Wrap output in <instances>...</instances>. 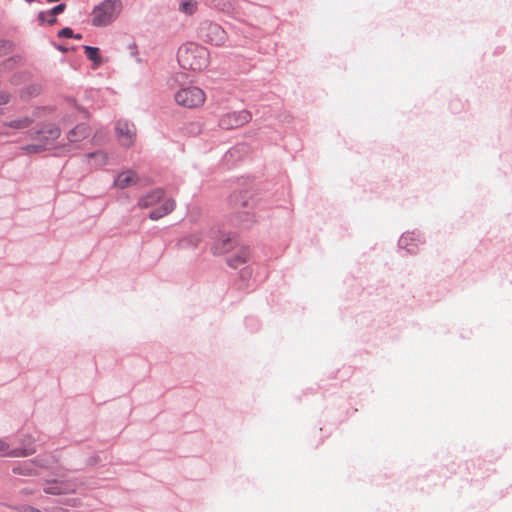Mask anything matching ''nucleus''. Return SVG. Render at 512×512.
I'll use <instances>...</instances> for the list:
<instances>
[{
	"mask_svg": "<svg viewBox=\"0 0 512 512\" xmlns=\"http://www.w3.org/2000/svg\"><path fill=\"white\" fill-rule=\"evenodd\" d=\"M178 62L185 70L202 71L210 62L208 50L196 43H186L178 50Z\"/></svg>",
	"mask_w": 512,
	"mask_h": 512,
	"instance_id": "obj_1",
	"label": "nucleus"
},
{
	"mask_svg": "<svg viewBox=\"0 0 512 512\" xmlns=\"http://www.w3.org/2000/svg\"><path fill=\"white\" fill-rule=\"evenodd\" d=\"M121 0H104L91 11V23L95 27H105L112 24L121 14Z\"/></svg>",
	"mask_w": 512,
	"mask_h": 512,
	"instance_id": "obj_2",
	"label": "nucleus"
},
{
	"mask_svg": "<svg viewBox=\"0 0 512 512\" xmlns=\"http://www.w3.org/2000/svg\"><path fill=\"white\" fill-rule=\"evenodd\" d=\"M206 95L198 87L190 86L181 88L175 94V101L178 105L186 108H197L204 104Z\"/></svg>",
	"mask_w": 512,
	"mask_h": 512,
	"instance_id": "obj_3",
	"label": "nucleus"
},
{
	"mask_svg": "<svg viewBox=\"0 0 512 512\" xmlns=\"http://www.w3.org/2000/svg\"><path fill=\"white\" fill-rule=\"evenodd\" d=\"M115 133L120 145L126 148L133 146L137 138L135 125L127 120L116 122Z\"/></svg>",
	"mask_w": 512,
	"mask_h": 512,
	"instance_id": "obj_4",
	"label": "nucleus"
},
{
	"mask_svg": "<svg viewBox=\"0 0 512 512\" xmlns=\"http://www.w3.org/2000/svg\"><path fill=\"white\" fill-rule=\"evenodd\" d=\"M251 118L252 116L247 110L230 112L220 118L219 125L224 129L238 128L247 124Z\"/></svg>",
	"mask_w": 512,
	"mask_h": 512,
	"instance_id": "obj_5",
	"label": "nucleus"
},
{
	"mask_svg": "<svg viewBox=\"0 0 512 512\" xmlns=\"http://www.w3.org/2000/svg\"><path fill=\"white\" fill-rule=\"evenodd\" d=\"M204 31L205 40L213 45H223L227 39V35L224 29L216 23L207 24L204 28Z\"/></svg>",
	"mask_w": 512,
	"mask_h": 512,
	"instance_id": "obj_6",
	"label": "nucleus"
},
{
	"mask_svg": "<svg viewBox=\"0 0 512 512\" xmlns=\"http://www.w3.org/2000/svg\"><path fill=\"white\" fill-rule=\"evenodd\" d=\"M35 453V449L32 448H17L9 449V445L0 440V454L4 457H27Z\"/></svg>",
	"mask_w": 512,
	"mask_h": 512,
	"instance_id": "obj_7",
	"label": "nucleus"
},
{
	"mask_svg": "<svg viewBox=\"0 0 512 512\" xmlns=\"http://www.w3.org/2000/svg\"><path fill=\"white\" fill-rule=\"evenodd\" d=\"M86 162L94 168H100L108 163L109 155L105 151H96L93 153H88L85 156Z\"/></svg>",
	"mask_w": 512,
	"mask_h": 512,
	"instance_id": "obj_8",
	"label": "nucleus"
},
{
	"mask_svg": "<svg viewBox=\"0 0 512 512\" xmlns=\"http://www.w3.org/2000/svg\"><path fill=\"white\" fill-rule=\"evenodd\" d=\"M60 129L56 126L49 125L43 130L37 132L41 144H46V147L60 136Z\"/></svg>",
	"mask_w": 512,
	"mask_h": 512,
	"instance_id": "obj_9",
	"label": "nucleus"
},
{
	"mask_svg": "<svg viewBox=\"0 0 512 512\" xmlns=\"http://www.w3.org/2000/svg\"><path fill=\"white\" fill-rule=\"evenodd\" d=\"M164 196V192L161 189H156L147 195L143 196L139 202L138 205L141 208H148L155 204H157Z\"/></svg>",
	"mask_w": 512,
	"mask_h": 512,
	"instance_id": "obj_10",
	"label": "nucleus"
},
{
	"mask_svg": "<svg viewBox=\"0 0 512 512\" xmlns=\"http://www.w3.org/2000/svg\"><path fill=\"white\" fill-rule=\"evenodd\" d=\"M136 182V175L133 171L127 170L120 173L114 181V186L124 189Z\"/></svg>",
	"mask_w": 512,
	"mask_h": 512,
	"instance_id": "obj_11",
	"label": "nucleus"
},
{
	"mask_svg": "<svg viewBox=\"0 0 512 512\" xmlns=\"http://www.w3.org/2000/svg\"><path fill=\"white\" fill-rule=\"evenodd\" d=\"M175 208V201L173 199H166L164 200V202L162 203V205L153 210L151 213H150V218L152 220H158L162 217H164L165 215L169 214L170 212H172Z\"/></svg>",
	"mask_w": 512,
	"mask_h": 512,
	"instance_id": "obj_12",
	"label": "nucleus"
},
{
	"mask_svg": "<svg viewBox=\"0 0 512 512\" xmlns=\"http://www.w3.org/2000/svg\"><path fill=\"white\" fill-rule=\"evenodd\" d=\"M250 258V251L246 247H242L239 251L228 259V265L238 268L245 264Z\"/></svg>",
	"mask_w": 512,
	"mask_h": 512,
	"instance_id": "obj_13",
	"label": "nucleus"
},
{
	"mask_svg": "<svg viewBox=\"0 0 512 512\" xmlns=\"http://www.w3.org/2000/svg\"><path fill=\"white\" fill-rule=\"evenodd\" d=\"M73 490L74 488H72L70 485L56 481L53 483H48V485L44 488L45 493L53 495L65 494Z\"/></svg>",
	"mask_w": 512,
	"mask_h": 512,
	"instance_id": "obj_14",
	"label": "nucleus"
},
{
	"mask_svg": "<svg viewBox=\"0 0 512 512\" xmlns=\"http://www.w3.org/2000/svg\"><path fill=\"white\" fill-rule=\"evenodd\" d=\"M89 135V128L84 125H77L75 128L68 132V140L70 142H78Z\"/></svg>",
	"mask_w": 512,
	"mask_h": 512,
	"instance_id": "obj_15",
	"label": "nucleus"
},
{
	"mask_svg": "<svg viewBox=\"0 0 512 512\" xmlns=\"http://www.w3.org/2000/svg\"><path fill=\"white\" fill-rule=\"evenodd\" d=\"M33 120L29 117H21L3 124L5 128H11L15 130H23L28 128L32 124Z\"/></svg>",
	"mask_w": 512,
	"mask_h": 512,
	"instance_id": "obj_16",
	"label": "nucleus"
},
{
	"mask_svg": "<svg viewBox=\"0 0 512 512\" xmlns=\"http://www.w3.org/2000/svg\"><path fill=\"white\" fill-rule=\"evenodd\" d=\"M233 240L229 235H223L215 244V252L222 254L231 250Z\"/></svg>",
	"mask_w": 512,
	"mask_h": 512,
	"instance_id": "obj_17",
	"label": "nucleus"
},
{
	"mask_svg": "<svg viewBox=\"0 0 512 512\" xmlns=\"http://www.w3.org/2000/svg\"><path fill=\"white\" fill-rule=\"evenodd\" d=\"M197 9L198 2L196 0H181L179 5V11L187 15H193Z\"/></svg>",
	"mask_w": 512,
	"mask_h": 512,
	"instance_id": "obj_18",
	"label": "nucleus"
},
{
	"mask_svg": "<svg viewBox=\"0 0 512 512\" xmlns=\"http://www.w3.org/2000/svg\"><path fill=\"white\" fill-rule=\"evenodd\" d=\"M412 241H414L412 234H403L399 240V245L406 249L409 253H415L417 245L411 244Z\"/></svg>",
	"mask_w": 512,
	"mask_h": 512,
	"instance_id": "obj_19",
	"label": "nucleus"
},
{
	"mask_svg": "<svg viewBox=\"0 0 512 512\" xmlns=\"http://www.w3.org/2000/svg\"><path fill=\"white\" fill-rule=\"evenodd\" d=\"M13 50L12 42L0 39V58L10 54Z\"/></svg>",
	"mask_w": 512,
	"mask_h": 512,
	"instance_id": "obj_20",
	"label": "nucleus"
},
{
	"mask_svg": "<svg viewBox=\"0 0 512 512\" xmlns=\"http://www.w3.org/2000/svg\"><path fill=\"white\" fill-rule=\"evenodd\" d=\"M84 50H85L86 56L90 60H92L94 62H99L100 61L99 49L98 48L91 47V46H84Z\"/></svg>",
	"mask_w": 512,
	"mask_h": 512,
	"instance_id": "obj_21",
	"label": "nucleus"
},
{
	"mask_svg": "<svg viewBox=\"0 0 512 512\" xmlns=\"http://www.w3.org/2000/svg\"><path fill=\"white\" fill-rule=\"evenodd\" d=\"M27 153H38L46 149V144H31L23 148Z\"/></svg>",
	"mask_w": 512,
	"mask_h": 512,
	"instance_id": "obj_22",
	"label": "nucleus"
},
{
	"mask_svg": "<svg viewBox=\"0 0 512 512\" xmlns=\"http://www.w3.org/2000/svg\"><path fill=\"white\" fill-rule=\"evenodd\" d=\"M13 472L17 474L30 475L32 473V470L30 469V465L24 464L14 467Z\"/></svg>",
	"mask_w": 512,
	"mask_h": 512,
	"instance_id": "obj_23",
	"label": "nucleus"
},
{
	"mask_svg": "<svg viewBox=\"0 0 512 512\" xmlns=\"http://www.w3.org/2000/svg\"><path fill=\"white\" fill-rule=\"evenodd\" d=\"M15 509L18 512H43L42 510H40L36 507L30 506V505H19V506H16Z\"/></svg>",
	"mask_w": 512,
	"mask_h": 512,
	"instance_id": "obj_24",
	"label": "nucleus"
},
{
	"mask_svg": "<svg viewBox=\"0 0 512 512\" xmlns=\"http://www.w3.org/2000/svg\"><path fill=\"white\" fill-rule=\"evenodd\" d=\"M64 9H65V4H59V5L55 6L54 8H52V9L48 12V14H49V15L56 16V15H58V14L62 13V12L64 11Z\"/></svg>",
	"mask_w": 512,
	"mask_h": 512,
	"instance_id": "obj_25",
	"label": "nucleus"
},
{
	"mask_svg": "<svg viewBox=\"0 0 512 512\" xmlns=\"http://www.w3.org/2000/svg\"><path fill=\"white\" fill-rule=\"evenodd\" d=\"M10 101L9 93L5 91H0V106L5 105Z\"/></svg>",
	"mask_w": 512,
	"mask_h": 512,
	"instance_id": "obj_26",
	"label": "nucleus"
},
{
	"mask_svg": "<svg viewBox=\"0 0 512 512\" xmlns=\"http://www.w3.org/2000/svg\"><path fill=\"white\" fill-rule=\"evenodd\" d=\"M58 36L59 37H73V30L70 28H64L59 31Z\"/></svg>",
	"mask_w": 512,
	"mask_h": 512,
	"instance_id": "obj_27",
	"label": "nucleus"
},
{
	"mask_svg": "<svg viewBox=\"0 0 512 512\" xmlns=\"http://www.w3.org/2000/svg\"><path fill=\"white\" fill-rule=\"evenodd\" d=\"M56 21H57V19H56V17H55V16H53V15H50V18H49V19H47V23H48V24H50V25L55 24V23H56Z\"/></svg>",
	"mask_w": 512,
	"mask_h": 512,
	"instance_id": "obj_28",
	"label": "nucleus"
},
{
	"mask_svg": "<svg viewBox=\"0 0 512 512\" xmlns=\"http://www.w3.org/2000/svg\"><path fill=\"white\" fill-rule=\"evenodd\" d=\"M39 19H40V21H42V22H44V21H46V22H47V19H46V17H45V13H44V12H41V13L39 14Z\"/></svg>",
	"mask_w": 512,
	"mask_h": 512,
	"instance_id": "obj_29",
	"label": "nucleus"
},
{
	"mask_svg": "<svg viewBox=\"0 0 512 512\" xmlns=\"http://www.w3.org/2000/svg\"><path fill=\"white\" fill-rule=\"evenodd\" d=\"M21 493H23V494H32L33 492H32V491H28V490H26V489H23V490L21 491Z\"/></svg>",
	"mask_w": 512,
	"mask_h": 512,
	"instance_id": "obj_30",
	"label": "nucleus"
},
{
	"mask_svg": "<svg viewBox=\"0 0 512 512\" xmlns=\"http://www.w3.org/2000/svg\"><path fill=\"white\" fill-rule=\"evenodd\" d=\"M33 93H34V94H38V93H39V88H37V87H33Z\"/></svg>",
	"mask_w": 512,
	"mask_h": 512,
	"instance_id": "obj_31",
	"label": "nucleus"
},
{
	"mask_svg": "<svg viewBox=\"0 0 512 512\" xmlns=\"http://www.w3.org/2000/svg\"><path fill=\"white\" fill-rule=\"evenodd\" d=\"M74 37H75L76 39H81V35H79V34H78V35H76V36H74Z\"/></svg>",
	"mask_w": 512,
	"mask_h": 512,
	"instance_id": "obj_32",
	"label": "nucleus"
},
{
	"mask_svg": "<svg viewBox=\"0 0 512 512\" xmlns=\"http://www.w3.org/2000/svg\"><path fill=\"white\" fill-rule=\"evenodd\" d=\"M26 1H27V2H29V3H31V2H33L34 0H26Z\"/></svg>",
	"mask_w": 512,
	"mask_h": 512,
	"instance_id": "obj_33",
	"label": "nucleus"
},
{
	"mask_svg": "<svg viewBox=\"0 0 512 512\" xmlns=\"http://www.w3.org/2000/svg\"><path fill=\"white\" fill-rule=\"evenodd\" d=\"M63 512H66V511H63Z\"/></svg>",
	"mask_w": 512,
	"mask_h": 512,
	"instance_id": "obj_34",
	"label": "nucleus"
}]
</instances>
